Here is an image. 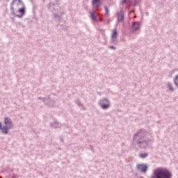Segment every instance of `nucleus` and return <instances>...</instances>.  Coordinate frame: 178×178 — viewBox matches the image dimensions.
Instances as JSON below:
<instances>
[{
    "mask_svg": "<svg viewBox=\"0 0 178 178\" xmlns=\"http://www.w3.org/2000/svg\"><path fill=\"white\" fill-rule=\"evenodd\" d=\"M150 178H172V172L165 168H157L153 170Z\"/></svg>",
    "mask_w": 178,
    "mask_h": 178,
    "instance_id": "1",
    "label": "nucleus"
},
{
    "mask_svg": "<svg viewBox=\"0 0 178 178\" xmlns=\"http://www.w3.org/2000/svg\"><path fill=\"white\" fill-rule=\"evenodd\" d=\"M4 124L6 125H2V122H0V130L4 134H8V133H9V130L13 127L12 120L8 117L4 118Z\"/></svg>",
    "mask_w": 178,
    "mask_h": 178,
    "instance_id": "2",
    "label": "nucleus"
},
{
    "mask_svg": "<svg viewBox=\"0 0 178 178\" xmlns=\"http://www.w3.org/2000/svg\"><path fill=\"white\" fill-rule=\"evenodd\" d=\"M135 138L138 140L137 144L141 147V145H148V143L145 140V133L143 131H139L135 135Z\"/></svg>",
    "mask_w": 178,
    "mask_h": 178,
    "instance_id": "3",
    "label": "nucleus"
},
{
    "mask_svg": "<svg viewBox=\"0 0 178 178\" xmlns=\"http://www.w3.org/2000/svg\"><path fill=\"white\" fill-rule=\"evenodd\" d=\"M23 5H24V3H22V0H13L10 4V10L13 13L17 9L20 8V6H23Z\"/></svg>",
    "mask_w": 178,
    "mask_h": 178,
    "instance_id": "4",
    "label": "nucleus"
},
{
    "mask_svg": "<svg viewBox=\"0 0 178 178\" xmlns=\"http://www.w3.org/2000/svg\"><path fill=\"white\" fill-rule=\"evenodd\" d=\"M13 15H15L16 17H19L21 19V17H23L26 15V6L24 4H22V7H19V9H17L15 12L13 13Z\"/></svg>",
    "mask_w": 178,
    "mask_h": 178,
    "instance_id": "5",
    "label": "nucleus"
},
{
    "mask_svg": "<svg viewBox=\"0 0 178 178\" xmlns=\"http://www.w3.org/2000/svg\"><path fill=\"white\" fill-rule=\"evenodd\" d=\"M118 30L113 29L111 33V43L118 44Z\"/></svg>",
    "mask_w": 178,
    "mask_h": 178,
    "instance_id": "6",
    "label": "nucleus"
},
{
    "mask_svg": "<svg viewBox=\"0 0 178 178\" xmlns=\"http://www.w3.org/2000/svg\"><path fill=\"white\" fill-rule=\"evenodd\" d=\"M136 168L138 170L142 172L143 173H145V172H147V169H148V165H147V164L145 163L137 164Z\"/></svg>",
    "mask_w": 178,
    "mask_h": 178,
    "instance_id": "7",
    "label": "nucleus"
},
{
    "mask_svg": "<svg viewBox=\"0 0 178 178\" xmlns=\"http://www.w3.org/2000/svg\"><path fill=\"white\" fill-rule=\"evenodd\" d=\"M100 104L103 109H106V108H109V101L106 99L102 100Z\"/></svg>",
    "mask_w": 178,
    "mask_h": 178,
    "instance_id": "8",
    "label": "nucleus"
},
{
    "mask_svg": "<svg viewBox=\"0 0 178 178\" xmlns=\"http://www.w3.org/2000/svg\"><path fill=\"white\" fill-rule=\"evenodd\" d=\"M140 27H141V22H134L132 26L133 31H137V30L140 29Z\"/></svg>",
    "mask_w": 178,
    "mask_h": 178,
    "instance_id": "9",
    "label": "nucleus"
},
{
    "mask_svg": "<svg viewBox=\"0 0 178 178\" xmlns=\"http://www.w3.org/2000/svg\"><path fill=\"white\" fill-rule=\"evenodd\" d=\"M92 5L95 8H99L101 6V0H92Z\"/></svg>",
    "mask_w": 178,
    "mask_h": 178,
    "instance_id": "10",
    "label": "nucleus"
},
{
    "mask_svg": "<svg viewBox=\"0 0 178 178\" xmlns=\"http://www.w3.org/2000/svg\"><path fill=\"white\" fill-rule=\"evenodd\" d=\"M124 19V13L123 11H121L118 15V21L123 22Z\"/></svg>",
    "mask_w": 178,
    "mask_h": 178,
    "instance_id": "11",
    "label": "nucleus"
},
{
    "mask_svg": "<svg viewBox=\"0 0 178 178\" xmlns=\"http://www.w3.org/2000/svg\"><path fill=\"white\" fill-rule=\"evenodd\" d=\"M91 17L92 20H94L95 22H97V16H95V12L91 13Z\"/></svg>",
    "mask_w": 178,
    "mask_h": 178,
    "instance_id": "12",
    "label": "nucleus"
},
{
    "mask_svg": "<svg viewBox=\"0 0 178 178\" xmlns=\"http://www.w3.org/2000/svg\"><path fill=\"white\" fill-rule=\"evenodd\" d=\"M168 88L170 91H173V85L172 83H168Z\"/></svg>",
    "mask_w": 178,
    "mask_h": 178,
    "instance_id": "13",
    "label": "nucleus"
},
{
    "mask_svg": "<svg viewBox=\"0 0 178 178\" xmlns=\"http://www.w3.org/2000/svg\"><path fill=\"white\" fill-rule=\"evenodd\" d=\"M175 84L177 87H178V75H177L174 79Z\"/></svg>",
    "mask_w": 178,
    "mask_h": 178,
    "instance_id": "14",
    "label": "nucleus"
},
{
    "mask_svg": "<svg viewBox=\"0 0 178 178\" xmlns=\"http://www.w3.org/2000/svg\"><path fill=\"white\" fill-rule=\"evenodd\" d=\"M147 156H148V154L147 153H143L140 154V158H147Z\"/></svg>",
    "mask_w": 178,
    "mask_h": 178,
    "instance_id": "15",
    "label": "nucleus"
},
{
    "mask_svg": "<svg viewBox=\"0 0 178 178\" xmlns=\"http://www.w3.org/2000/svg\"><path fill=\"white\" fill-rule=\"evenodd\" d=\"M105 10H106V13L107 16H109V10L108 9V8L105 7Z\"/></svg>",
    "mask_w": 178,
    "mask_h": 178,
    "instance_id": "16",
    "label": "nucleus"
},
{
    "mask_svg": "<svg viewBox=\"0 0 178 178\" xmlns=\"http://www.w3.org/2000/svg\"><path fill=\"white\" fill-rule=\"evenodd\" d=\"M109 48H111V49H116V47L113 46H110Z\"/></svg>",
    "mask_w": 178,
    "mask_h": 178,
    "instance_id": "17",
    "label": "nucleus"
},
{
    "mask_svg": "<svg viewBox=\"0 0 178 178\" xmlns=\"http://www.w3.org/2000/svg\"><path fill=\"white\" fill-rule=\"evenodd\" d=\"M126 2H127V0H123L122 1L123 3H126Z\"/></svg>",
    "mask_w": 178,
    "mask_h": 178,
    "instance_id": "18",
    "label": "nucleus"
},
{
    "mask_svg": "<svg viewBox=\"0 0 178 178\" xmlns=\"http://www.w3.org/2000/svg\"><path fill=\"white\" fill-rule=\"evenodd\" d=\"M0 178H2V177H0Z\"/></svg>",
    "mask_w": 178,
    "mask_h": 178,
    "instance_id": "19",
    "label": "nucleus"
}]
</instances>
